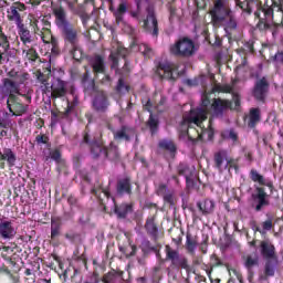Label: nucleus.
<instances>
[{
	"label": "nucleus",
	"mask_w": 283,
	"mask_h": 283,
	"mask_svg": "<svg viewBox=\"0 0 283 283\" xmlns=\"http://www.w3.org/2000/svg\"><path fill=\"white\" fill-rule=\"evenodd\" d=\"M61 233V219L53 218L51 219V238L54 240V238H59V234Z\"/></svg>",
	"instance_id": "nucleus-24"
},
{
	"label": "nucleus",
	"mask_w": 283,
	"mask_h": 283,
	"mask_svg": "<svg viewBox=\"0 0 283 283\" xmlns=\"http://www.w3.org/2000/svg\"><path fill=\"white\" fill-rule=\"evenodd\" d=\"M23 54H25V57L29 59V61H36V59H39V54H36V50L34 49H23Z\"/></svg>",
	"instance_id": "nucleus-37"
},
{
	"label": "nucleus",
	"mask_w": 283,
	"mask_h": 283,
	"mask_svg": "<svg viewBox=\"0 0 283 283\" xmlns=\"http://www.w3.org/2000/svg\"><path fill=\"white\" fill-rule=\"evenodd\" d=\"M187 83H188V85H191V80H188Z\"/></svg>",
	"instance_id": "nucleus-64"
},
{
	"label": "nucleus",
	"mask_w": 283,
	"mask_h": 283,
	"mask_svg": "<svg viewBox=\"0 0 283 283\" xmlns=\"http://www.w3.org/2000/svg\"><path fill=\"white\" fill-rule=\"evenodd\" d=\"M273 61L277 64L283 63V52H279L274 55Z\"/></svg>",
	"instance_id": "nucleus-49"
},
{
	"label": "nucleus",
	"mask_w": 283,
	"mask_h": 283,
	"mask_svg": "<svg viewBox=\"0 0 283 283\" xmlns=\"http://www.w3.org/2000/svg\"><path fill=\"white\" fill-rule=\"evenodd\" d=\"M145 227H146V230L148 231V233H150V235H156V233L158 232V228L156 227V223L154 222V217L147 219Z\"/></svg>",
	"instance_id": "nucleus-32"
},
{
	"label": "nucleus",
	"mask_w": 283,
	"mask_h": 283,
	"mask_svg": "<svg viewBox=\"0 0 283 283\" xmlns=\"http://www.w3.org/2000/svg\"><path fill=\"white\" fill-rule=\"evenodd\" d=\"M51 158H52V160L60 161L61 160V151H59V150L52 151L51 153Z\"/></svg>",
	"instance_id": "nucleus-51"
},
{
	"label": "nucleus",
	"mask_w": 283,
	"mask_h": 283,
	"mask_svg": "<svg viewBox=\"0 0 283 283\" xmlns=\"http://www.w3.org/2000/svg\"><path fill=\"white\" fill-rule=\"evenodd\" d=\"M148 127L151 129V132H156L158 129V119L151 114L149 116Z\"/></svg>",
	"instance_id": "nucleus-40"
},
{
	"label": "nucleus",
	"mask_w": 283,
	"mask_h": 283,
	"mask_svg": "<svg viewBox=\"0 0 283 283\" xmlns=\"http://www.w3.org/2000/svg\"><path fill=\"white\" fill-rule=\"evenodd\" d=\"M212 92H223L224 94H231L233 92V86L229 84H223V85L217 84L212 88Z\"/></svg>",
	"instance_id": "nucleus-33"
},
{
	"label": "nucleus",
	"mask_w": 283,
	"mask_h": 283,
	"mask_svg": "<svg viewBox=\"0 0 283 283\" xmlns=\"http://www.w3.org/2000/svg\"><path fill=\"white\" fill-rule=\"evenodd\" d=\"M176 71V64L171 62L160 63L157 69V74L161 78H167L168 81L174 80V72Z\"/></svg>",
	"instance_id": "nucleus-7"
},
{
	"label": "nucleus",
	"mask_w": 283,
	"mask_h": 283,
	"mask_svg": "<svg viewBox=\"0 0 283 283\" xmlns=\"http://www.w3.org/2000/svg\"><path fill=\"white\" fill-rule=\"evenodd\" d=\"M91 153L93 155V158H98L101 154H105V156H109V151L103 149V146L99 144H93L91 148Z\"/></svg>",
	"instance_id": "nucleus-28"
},
{
	"label": "nucleus",
	"mask_w": 283,
	"mask_h": 283,
	"mask_svg": "<svg viewBox=\"0 0 283 283\" xmlns=\"http://www.w3.org/2000/svg\"><path fill=\"white\" fill-rule=\"evenodd\" d=\"M196 52V45L190 39L184 38L170 46V54L175 56H191Z\"/></svg>",
	"instance_id": "nucleus-3"
},
{
	"label": "nucleus",
	"mask_w": 283,
	"mask_h": 283,
	"mask_svg": "<svg viewBox=\"0 0 283 283\" xmlns=\"http://www.w3.org/2000/svg\"><path fill=\"white\" fill-rule=\"evenodd\" d=\"M269 84L266 83V78H261L256 82L254 87V96L258 101H262L264 98V94H266V87Z\"/></svg>",
	"instance_id": "nucleus-15"
},
{
	"label": "nucleus",
	"mask_w": 283,
	"mask_h": 283,
	"mask_svg": "<svg viewBox=\"0 0 283 283\" xmlns=\"http://www.w3.org/2000/svg\"><path fill=\"white\" fill-rule=\"evenodd\" d=\"M20 39L24 44L32 43V36L30 35V32L23 28V24L20 27Z\"/></svg>",
	"instance_id": "nucleus-34"
},
{
	"label": "nucleus",
	"mask_w": 283,
	"mask_h": 283,
	"mask_svg": "<svg viewBox=\"0 0 283 283\" xmlns=\"http://www.w3.org/2000/svg\"><path fill=\"white\" fill-rule=\"evenodd\" d=\"M71 56H73L75 61H81L83 59V51L78 48V44L72 45Z\"/></svg>",
	"instance_id": "nucleus-35"
},
{
	"label": "nucleus",
	"mask_w": 283,
	"mask_h": 283,
	"mask_svg": "<svg viewBox=\"0 0 283 283\" xmlns=\"http://www.w3.org/2000/svg\"><path fill=\"white\" fill-rule=\"evenodd\" d=\"M67 94V87L65 82L61 80H54L51 85V96L52 98H63Z\"/></svg>",
	"instance_id": "nucleus-8"
},
{
	"label": "nucleus",
	"mask_w": 283,
	"mask_h": 283,
	"mask_svg": "<svg viewBox=\"0 0 283 283\" xmlns=\"http://www.w3.org/2000/svg\"><path fill=\"white\" fill-rule=\"evenodd\" d=\"M0 48H2L4 52H8V50H10V42L8 41V36H6V34H3V31H1V27H0Z\"/></svg>",
	"instance_id": "nucleus-36"
},
{
	"label": "nucleus",
	"mask_w": 283,
	"mask_h": 283,
	"mask_svg": "<svg viewBox=\"0 0 283 283\" xmlns=\"http://www.w3.org/2000/svg\"><path fill=\"white\" fill-rule=\"evenodd\" d=\"M118 56H127V49L123 46H117V52L112 51L109 59L113 61V67H116L118 65Z\"/></svg>",
	"instance_id": "nucleus-22"
},
{
	"label": "nucleus",
	"mask_w": 283,
	"mask_h": 283,
	"mask_svg": "<svg viewBox=\"0 0 283 283\" xmlns=\"http://www.w3.org/2000/svg\"><path fill=\"white\" fill-rule=\"evenodd\" d=\"M113 14L115 17V22L117 25H123L125 23V13L129 10V3L126 0H120L116 10L111 7Z\"/></svg>",
	"instance_id": "nucleus-6"
},
{
	"label": "nucleus",
	"mask_w": 283,
	"mask_h": 283,
	"mask_svg": "<svg viewBox=\"0 0 283 283\" xmlns=\"http://www.w3.org/2000/svg\"><path fill=\"white\" fill-rule=\"evenodd\" d=\"M35 140L39 145H45V144H48L49 139H48V136H45V135H38Z\"/></svg>",
	"instance_id": "nucleus-45"
},
{
	"label": "nucleus",
	"mask_w": 283,
	"mask_h": 283,
	"mask_svg": "<svg viewBox=\"0 0 283 283\" xmlns=\"http://www.w3.org/2000/svg\"><path fill=\"white\" fill-rule=\"evenodd\" d=\"M7 105H8L9 112H11L13 116H22V114H25V112H28V105H23L19 102H14L12 107V105H10V99H8Z\"/></svg>",
	"instance_id": "nucleus-16"
},
{
	"label": "nucleus",
	"mask_w": 283,
	"mask_h": 283,
	"mask_svg": "<svg viewBox=\"0 0 283 283\" xmlns=\"http://www.w3.org/2000/svg\"><path fill=\"white\" fill-rule=\"evenodd\" d=\"M250 244L251 247H255V241H252Z\"/></svg>",
	"instance_id": "nucleus-63"
},
{
	"label": "nucleus",
	"mask_w": 283,
	"mask_h": 283,
	"mask_svg": "<svg viewBox=\"0 0 283 283\" xmlns=\"http://www.w3.org/2000/svg\"><path fill=\"white\" fill-rule=\"evenodd\" d=\"M165 103H167V98L160 96L159 105H165Z\"/></svg>",
	"instance_id": "nucleus-58"
},
{
	"label": "nucleus",
	"mask_w": 283,
	"mask_h": 283,
	"mask_svg": "<svg viewBox=\"0 0 283 283\" xmlns=\"http://www.w3.org/2000/svg\"><path fill=\"white\" fill-rule=\"evenodd\" d=\"M265 275L269 277H272V275H275V263L272 261H268L265 264Z\"/></svg>",
	"instance_id": "nucleus-38"
},
{
	"label": "nucleus",
	"mask_w": 283,
	"mask_h": 283,
	"mask_svg": "<svg viewBox=\"0 0 283 283\" xmlns=\"http://www.w3.org/2000/svg\"><path fill=\"white\" fill-rule=\"evenodd\" d=\"M159 147L160 149H166V151H176V144L168 139H163L161 142H159Z\"/></svg>",
	"instance_id": "nucleus-31"
},
{
	"label": "nucleus",
	"mask_w": 283,
	"mask_h": 283,
	"mask_svg": "<svg viewBox=\"0 0 283 283\" xmlns=\"http://www.w3.org/2000/svg\"><path fill=\"white\" fill-rule=\"evenodd\" d=\"M258 262H259V259L258 256H247V260H245V266L248 269H253V266H258Z\"/></svg>",
	"instance_id": "nucleus-39"
},
{
	"label": "nucleus",
	"mask_w": 283,
	"mask_h": 283,
	"mask_svg": "<svg viewBox=\"0 0 283 283\" xmlns=\"http://www.w3.org/2000/svg\"><path fill=\"white\" fill-rule=\"evenodd\" d=\"M3 90L6 94H9L10 96H14V94H19V84L13 82L12 80L4 78Z\"/></svg>",
	"instance_id": "nucleus-18"
},
{
	"label": "nucleus",
	"mask_w": 283,
	"mask_h": 283,
	"mask_svg": "<svg viewBox=\"0 0 283 283\" xmlns=\"http://www.w3.org/2000/svg\"><path fill=\"white\" fill-rule=\"evenodd\" d=\"M197 206L203 216H209V213H213L216 203H213L211 200L207 199L203 202L197 203Z\"/></svg>",
	"instance_id": "nucleus-21"
},
{
	"label": "nucleus",
	"mask_w": 283,
	"mask_h": 283,
	"mask_svg": "<svg viewBox=\"0 0 283 283\" xmlns=\"http://www.w3.org/2000/svg\"><path fill=\"white\" fill-rule=\"evenodd\" d=\"M129 88L127 85H125V81H123V78H119L118 84H117V92H119V94H125V92H128Z\"/></svg>",
	"instance_id": "nucleus-42"
},
{
	"label": "nucleus",
	"mask_w": 283,
	"mask_h": 283,
	"mask_svg": "<svg viewBox=\"0 0 283 283\" xmlns=\"http://www.w3.org/2000/svg\"><path fill=\"white\" fill-rule=\"evenodd\" d=\"M250 176L253 182H259V185H265L266 187H273V185L270 181H266L264 176L260 175L258 170H251Z\"/></svg>",
	"instance_id": "nucleus-23"
},
{
	"label": "nucleus",
	"mask_w": 283,
	"mask_h": 283,
	"mask_svg": "<svg viewBox=\"0 0 283 283\" xmlns=\"http://www.w3.org/2000/svg\"><path fill=\"white\" fill-rule=\"evenodd\" d=\"M108 106L109 103L107 102V95L105 94V92H98L93 101L94 109H96L97 112H105Z\"/></svg>",
	"instance_id": "nucleus-10"
},
{
	"label": "nucleus",
	"mask_w": 283,
	"mask_h": 283,
	"mask_svg": "<svg viewBox=\"0 0 283 283\" xmlns=\"http://www.w3.org/2000/svg\"><path fill=\"white\" fill-rule=\"evenodd\" d=\"M151 101L150 99H148L147 102H146V104H144V107H145V109H147V112H151Z\"/></svg>",
	"instance_id": "nucleus-56"
},
{
	"label": "nucleus",
	"mask_w": 283,
	"mask_h": 283,
	"mask_svg": "<svg viewBox=\"0 0 283 283\" xmlns=\"http://www.w3.org/2000/svg\"><path fill=\"white\" fill-rule=\"evenodd\" d=\"M260 253L264 260H273V262L277 261V255L275 254V245H273V243H271L269 240L260 242Z\"/></svg>",
	"instance_id": "nucleus-5"
},
{
	"label": "nucleus",
	"mask_w": 283,
	"mask_h": 283,
	"mask_svg": "<svg viewBox=\"0 0 283 283\" xmlns=\"http://www.w3.org/2000/svg\"><path fill=\"white\" fill-rule=\"evenodd\" d=\"M166 258L168 260H171L172 264H176L178 262V251L171 249V247L166 245Z\"/></svg>",
	"instance_id": "nucleus-30"
},
{
	"label": "nucleus",
	"mask_w": 283,
	"mask_h": 283,
	"mask_svg": "<svg viewBox=\"0 0 283 283\" xmlns=\"http://www.w3.org/2000/svg\"><path fill=\"white\" fill-rule=\"evenodd\" d=\"M114 138L116 140H129V129L127 127H122L119 130L114 133Z\"/></svg>",
	"instance_id": "nucleus-27"
},
{
	"label": "nucleus",
	"mask_w": 283,
	"mask_h": 283,
	"mask_svg": "<svg viewBox=\"0 0 283 283\" xmlns=\"http://www.w3.org/2000/svg\"><path fill=\"white\" fill-rule=\"evenodd\" d=\"M253 6H255V1L250 0L248 2H243L241 8H244V10L251 14V12H253Z\"/></svg>",
	"instance_id": "nucleus-43"
},
{
	"label": "nucleus",
	"mask_w": 283,
	"mask_h": 283,
	"mask_svg": "<svg viewBox=\"0 0 283 283\" xmlns=\"http://www.w3.org/2000/svg\"><path fill=\"white\" fill-rule=\"evenodd\" d=\"M144 25L148 32H151L153 36H158V21L156 20V17L151 10H148V15L144 22Z\"/></svg>",
	"instance_id": "nucleus-12"
},
{
	"label": "nucleus",
	"mask_w": 283,
	"mask_h": 283,
	"mask_svg": "<svg viewBox=\"0 0 283 283\" xmlns=\"http://www.w3.org/2000/svg\"><path fill=\"white\" fill-rule=\"evenodd\" d=\"M28 19H29L30 25H32V28H39V19H36V17H34V14H29Z\"/></svg>",
	"instance_id": "nucleus-44"
},
{
	"label": "nucleus",
	"mask_w": 283,
	"mask_h": 283,
	"mask_svg": "<svg viewBox=\"0 0 283 283\" xmlns=\"http://www.w3.org/2000/svg\"><path fill=\"white\" fill-rule=\"evenodd\" d=\"M8 19L9 21L15 22L18 28H23V19H21V14L17 11V8L10 7L8 10Z\"/></svg>",
	"instance_id": "nucleus-20"
},
{
	"label": "nucleus",
	"mask_w": 283,
	"mask_h": 283,
	"mask_svg": "<svg viewBox=\"0 0 283 283\" xmlns=\"http://www.w3.org/2000/svg\"><path fill=\"white\" fill-rule=\"evenodd\" d=\"M256 195L253 196L255 211H262L263 207H268L269 200H266V192L263 188H256Z\"/></svg>",
	"instance_id": "nucleus-11"
},
{
	"label": "nucleus",
	"mask_w": 283,
	"mask_h": 283,
	"mask_svg": "<svg viewBox=\"0 0 283 283\" xmlns=\"http://www.w3.org/2000/svg\"><path fill=\"white\" fill-rule=\"evenodd\" d=\"M164 199H165L166 202H169L170 205H174V196H171V195H166V196L164 197Z\"/></svg>",
	"instance_id": "nucleus-53"
},
{
	"label": "nucleus",
	"mask_w": 283,
	"mask_h": 283,
	"mask_svg": "<svg viewBox=\"0 0 283 283\" xmlns=\"http://www.w3.org/2000/svg\"><path fill=\"white\" fill-rule=\"evenodd\" d=\"M187 247L189 249V251H193V249H196V241L189 239V237H187Z\"/></svg>",
	"instance_id": "nucleus-50"
},
{
	"label": "nucleus",
	"mask_w": 283,
	"mask_h": 283,
	"mask_svg": "<svg viewBox=\"0 0 283 283\" xmlns=\"http://www.w3.org/2000/svg\"><path fill=\"white\" fill-rule=\"evenodd\" d=\"M181 268H182V269H187V261H186V260H184V261L181 262Z\"/></svg>",
	"instance_id": "nucleus-61"
},
{
	"label": "nucleus",
	"mask_w": 283,
	"mask_h": 283,
	"mask_svg": "<svg viewBox=\"0 0 283 283\" xmlns=\"http://www.w3.org/2000/svg\"><path fill=\"white\" fill-rule=\"evenodd\" d=\"M109 82V75H104V78H102V83Z\"/></svg>",
	"instance_id": "nucleus-60"
},
{
	"label": "nucleus",
	"mask_w": 283,
	"mask_h": 283,
	"mask_svg": "<svg viewBox=\"0 0 283 283\" xmlns=\"http://www.w3.org/2000/svg\"><path fill=\"white\" fill-rule=\"evenodd\" d=\"M17 235V230L12 227V222L10 221H1L0 222V238L3 240H12Z\"/></svg>",
	"instance_id": "nucleus-9"
},
{
	"label": "nucleus",
	"mask_w": 283,
	"mask_h": 283,
	"mask_svg": "<svg viewBox=\"0 0 283 283\" xmlns=\"http://www.w3.org/2000/svg\"><path fill=\"white\" fill-rule=\"evenodd\" d=\"M147 3H148L147 0H139V1H137V8L140 9L145 6H147Z\"/></svg>",
	"instance_id": "nucleus-55"
},
{
	"label": "nucleus",
	"mask_w": 283,
	"mask_h": 283,
	"mask_svg": "<svg viewBox=\"0 0 283 283\" xmlns=\"http://www.w3.org/2000/svg\"><path fill=\"white\" fill-rule=\"evenodd\" d=\"M117 191L118 193H132V184L128 178L118 181Z\"/></svg>",
	"instance_id": "nucleus-25"
},
{
	"label": "nucleus",
	"mask_w": 283,
	"mask_h": 283,
	"mask_svg": "<svg viewBox=\"0 0 283 283\" xmlns=\"http://www.w3.org/2000/svg\"><path fill=\"white\" fill-rule=\"evenodd\" d=\"M259 120H260V108H251L249 127H253L254 125H258Z\"/></svg>",
	"instance_id": "nucleus-29"
},
{
	"label": "nucleus",
	"mask_w": 283,
	"mask_h": 283,
	"mask_svg": "<svg viewBox=\"0 0 283 283\" xmlns=\"http://www.w3.org/2000/svg\"><path fill=\"white\" fill-rule=\"evenodd\" d=\"M84 143H90V135L84 136Z\"/></svg>",
	"instance_id": "nucleus-62"
},
{
	"label": "nucleus",
	"mask_w": 283,
	"mask_h": 283,
	"mask_svg": "<svg viewBox=\"0 0 283 283\" xmlns=\"http://www.w3.org/2000/svg\"><path fill=\"white\" fill-rule=\"evenodd\" d=\"M272 227H273V222L271 220H266L262 223L263 231H271Z\"/></svg>",
	"instance_id": "nucleus-47"
},
{
	"label": "nucleus",
	"mask_w": 283,
	"mask_h": 283,
	"mask_svg": "<svg viewBox=\"0 0 283 283\" xmlns=\"http://www.w3.org/2000/svg\"><path fill=\"white\" fill-rule=\"evenodd\" d=\"M115 213L118 218H126L127 213H132V205H122L119 207H115Z\"/></svg>",
	"instance_id": "nucleus-26"
},
{
	"label": "nucleus",
	"mask_w": 283,
	"mask_h": 283,
	"mask_svg": "<svg viewBox=\"0 0 283 283\" xmlns=\"http://www.w3.org/2000/svg\"><path fill=\"white\" fill-rule=\"evenodd\" d=\"M209 107L212 109L214 116H222V114H224L227 109H233L230 101L214 98L211 104V101H209V96H207V94H203L201 97V107L191 109L190 113L184 115V120L181 123V133L184 134V136H188V138H191V136H189V128L191 127V125H197V127H200V125H202L203 120L209 114Z\"/></svg>",
	"instance_id": "nucleus-1"
},
{
	"label": "nucleus",
	"mask_w": 283,
	"mask_h": 283,
	"mask_svg": "<svg viewBox=\"0 0 283 283\" xmlns=\"http://www.w3.org/2000/svg\"><path fill=\"white\" fill-rule=\"evenodd\" d=\"M42 41L44 43H51L53 45V48H56V45H59V42L56 41V39H54L53 36H50V39H45V36H42Z\"/></svg>",
	"instance_id": "nucleus-48"
},
{
	"label": "nucleus",
	"mask_w": 283,
	"mask_h": 283,
	"mask_svg": "<svg viewBox=\"0 0 283 283\" xmlns=\"http://www.w3.org/2000/svg\"><path fill=\"white\" fill-rule=\"evenodd\" d=\"M11 7L15 8L18 12L25 11V4L21 2H14Z\"/></svg>",
	"instance_id": "nucleus-46"
},
{
	"label": "nucleus",
	"mask_w": 283,
	"mask_h": 283,
	"mask_svg": "<svg viewBox=\"0 0 283 283\" xmlns=\"http://www.w3.org/2000/svg\"><path fill=\"white\" fill-rule=\"evenodd\" d=\"M211 21L213 25L219 28L221 23H224L227 19H231V8L229 1H213V8L210 10Z\"/></svg>",
	"instance_id": "nucleus-2"
},
{
	"label": "nucleus",
	"mask_w": 283,
	"mask_h": 283,
	"mask_svg": "<svg viewBox=\"0 0 283 283\" xmlns=\"http://www.w3.org/2000/svg\"><path fill=\"white\" fill-rule=\"evenodd\" d=\"M213 163L216 169L222 174V171H227L229 167H233V158L229 156L227 150H218L213 155Z\"/></svg>",
	"instance_id": "nucleus-4"
},
{
	"label": "nucleus",
	"mask_w": 283,
	"mask_h": 283,
	"mask_svg": "<svg viewBox=\"0 0 283 283\" xmlns=\"http://www.w3.org/2000/svg\"><path fill=\"white\" fill-rule=\"evenodd\" d=\"M0 160H6L9 167H14V163H17V155L13 154L12 149L4 148L2 153H0Z\"/></svg>",
	"instance_id": "nucleus-19"
},
{
	"label": "nucleus",
	"mask_w": 283,
	"mask_h": 283,
	"mask_svg": "<svg viewBox=\"0 0 283 283\" xmlns=\"http://www.w3.org/2000/svg\"><path fill=\"white\" fill-rule=\"evenodd\" d=\"M233 103L234 109H238V107H240V97L238 95L233 97Z\"/></svg>",
	"instance_id": "nucleus-54"
},
{
	"label": "nucleus",
	"mask_w": 283,
	"mask_h": 283,
	"mask_svg": "<svg viewBox=\"0 0 283 283\" xmlns=\"http://www.w3.org/2000/svg\"><path fill=\"white\" fill-rule=\"evenodd\" d=\"M41 1L43 0H29V3H31V6H41Z\"/></svg>",
	"instance_id": "nucleus-57"
},
{
	"label": "nucleus",
	"mask_w": 283,
	"mask_h": 283,
	"mask_svg": "<svg viewBox=\"0 0 283 283\" xmlns=\"http://www.w3.org/2000/svg\"><path fill=\"white\" fill-rule=\"evenodd\" d=\"M53 14H55V19L60 28H65V25H70V23H67V20L65 19V9H63V7L53 8Z\"/></svg>",
	"instance_id": "nucleus-17"
},
{
	"label": "nucleus",
	"mask_w": 283,
	"mask_h": 283,
	"mask_svg": "<svg viewBox=\"0 0 283 283\" xmlns=\"http://www.w3.org/2000/svg\"><path fill=\"white\" fill-rule=\"evenodd\" d=\"M38 283H52V281L46 280V279H41L38 281Z\"/></svg>",
	"instance_id": "nucleus-59"
},
{
	"label": "nucleus",
	"mask_w": 283,
	"mask_h": 283,
	"mask_svg": "<svg viewBox=\"0 0 283 283\" xmlns=\"http://www.w3.org/2000/svg\"><path fill=\"white\" fill-rule=\"evenodd\" d=\"M91 67L94 74H105V60L99 55H95L91 60Z\"/></svg>",
	"instance_id": "nucleus-14"
},
{
	"label": "nucleus",
	"mask_w": 283,
	"mask_h": 283,
	"mask_svg": "<svg viewBox=\"0 0 283 283\" xmlns=\"http://www.w3.org/2000/svg\"><path fill=\"white\" fill-rule=\"evenodd\" d=\"M199 138H206V140H211L213 138V129H205L202 133L199 135Z\"/></svg>",
	"instance_id": "nucleus-41"
},
{
	"label": "nucleus",
	"mask_w": 283,
	"mask_h": 283,
	"mask_svg": "<svg viewBox=\"0 0 283 283\" xmlns=\"http://www.w3.org/2000/svg\"><path fill=\"white\" fill-rule=\"evenodd\" d=\"M63 34L65 40L71 43V45H77L78 44V32L72 25L66 24L62 27Z\"/></svg>",
	"instance_id": "nucleus-13"
},
{
	"label": "nucleus",
	"mask_w": 283,
	"mask_h": 283,
	"mask_svg": "<svg viewBox=\"0 0 283 283\" xmlns=\"http://www.w3.org/2000/svg\"><path fill=\"white\" fill-rule=\"evenodd\" d=\"M228 138H230V140H233V142L238 140V133L234 130H229Z\"/></svg>",
	"instance_id": "nucleus-52"
}]
</instances>
